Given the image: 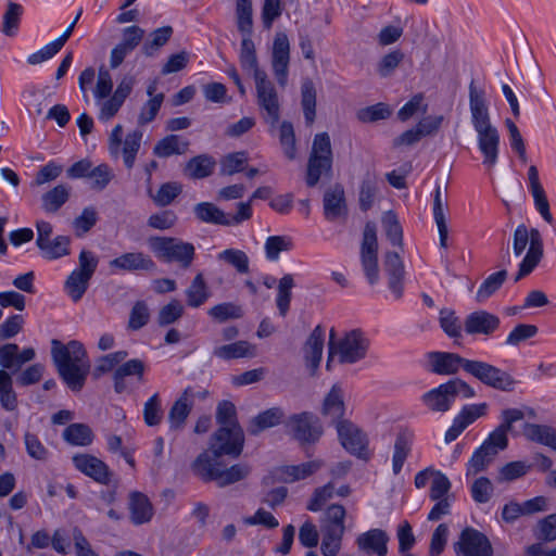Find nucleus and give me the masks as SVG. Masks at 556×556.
I'll use <instances>...</instances> for the list:
<instances>
[{
    "instance_id": "nucleus-1",
    "label": "nucleus",
    "mask_w": 556,
    "mask_h": 556,
    "mask_svg": "<svg viewBox=\"0 0 556 556\" xmlns=\"http://www.w3.org/2000/svg\"><path fill=\"white\" fill-rule=\"evenodd\" d=\"M469 109L471 123L477 132L478 148L483 156L482 164L491 169L498 160L501 137L491 123L485 90L478 87L475 79L469 84Z\"/></svg>"
},
{
    "instance_id": "nucleus-2",
    "label": "nucleus",
    "mask_w": 556,
    "mask_h": 556,
    "mask_svg": "<svg viewBox=\"0 0 556 556\" xmlns=\"http://www.w3.org/2000/svg\"><path fill=\"white\" fill-rule=\"evenodd\" d=\"M51 357L58 374L72 391H80L90 371V363L84 344L72 340L67 344L58 339L51 341Z\"/></svg>"
},
{
    "instance_id": "nucleus-3",
    "label": "nucleus",
    "mask_w": 556,
    "mask_h": 556,
    "mask_svg": "<svg viewBox=\"0 0 556 556\" xmlns=\"http://www.w3.org/2000/svg\"><path fill=\"white\" fill-rule=\"evenodd\" d=\"M216 421L219 428L211 439L210 450L227 453V456L238 458L243 451L244 433L238 422L237 409L232 402L222 401L218 403Z\"/></svg>"
},
{
    "instance_id": "nucleus-4",
    "label": "nucleus",
    "mask_w": 556,
    "mask_h": 556,
    "mask_svg": "<svg viewBox=\"0 0 556 556\" xmlns=\"http://www.w3.org/2000/svg\"><path fill=\"white\" fill-rule=\"evenodd\" d=\"M227 453L216 451H204L198 455L191 465L192 471L204 482L215 481L219 488L233 484L245 479L251 467L248 464H235L226 468L220 457Z\"/></svg>"
},
{
    "instance_id": "nucleus-5",
    "label": "nucleus",
    "mask_w": 556,
    "mask_h": 556,
    "mask_svg": "<svg viewBox=\"0 0 556 556\" xmlns=\"http://www.w3.org/2000/svg\"><path fill=\"white\" fill-rule=\"evenodd\" d=\"M529 244V249L522 258L515 281L528 276L538 266L543 256V242L538 229L531 230L525 224H520L514 231L513 251L519 257Z\"/></svg>"
},
{
    "instance_id": "nucleus-6",
    "label": "nucleus",
    "mask_w": 556,
    "mask_h": 556,
    "mask_svg": "<svg viewBox=\"0 0 556 556\" xmlns=\"http://www.w3.org/2000/svg\"><path fill=\"white\" fill-rule=\"evenodd\" d=\"M464 399L476 396L471 386L462 379H451L421 395L422 404L433 413H445L451 409L457 396Z\"/></svg>"
},
{
    "instance_id": "nucleus-7",
    "label": "nucleus",
    "mask_w": 556,
    "mask_h": 556,
    "mask_svg": "<svg viewBox=\"0 0 556 556\" xmlns=\"http://www.w3.org/2000/svg\"><path fill=\"white\" fill-rule=\"evenodd\" d=\"M334 337L336 331L332 328L329 338L327 369L330 368V362L334 354L339 356V362L342 364H354L365 358L369 348V340L362 330L353 329L346 332L338 342H334Z\"/></svg>"
},
{
    "instance_id": "nucleus-8",
    "label": "nucleus",
    "mask_w": 556,
    "mask_h": 556,
    "mask_svg": "<svg viewBox=\"0 0 556 556\" xmlns=\"http://www.w3.org/2000/svg\"><path fill=\"white\" fill-rule=\"evenodd\" d=\"M148 247L159 260L177 263L184 269L191 266L195 256L192 243L174 237L151 236L148 238Z\"/></svg>"
},
{
    "instance_id": "nucleus-9",
    "label": "nucleus",
    "mask_w": 556,
    "mask_h": 556,
    "mask_svg": "<svg viewBox=\"0 0 556 556\" xmlns=\"http://www.w3.org/2000/svg\"><path fill=\"white\" fill-rule=\"evenodd\" d=\"M332 149L327 132L316 134L307 161L305 181L308 187H315L323 175L331 176Z\"/></svg>"
},
{
    "instance_id": "nucleus-10",
    "label": "nucleus",
    "mask_w": 556,
    "mask_h": 556,
    "mask_svg": "<svg viewBox=\"0 0 556 556\" xmlns=\"http://www.w3.org/2000/svg\"><path fill=\"white\" fill-rule=\"evenodd\" d=\"M286 432L301 446L316 444L324 434L319 418L311 412L293 414L285 421Z\"/></svg>"
},
{
    "instance_id": "nucleus-11",
    "label": "nucleus",
    "mask_w": 556,
    "mask_h": 556,
    "mask_svg": "<svg viewBox=\"0 0 556 556\" xmlns=\"http://www.w3.org/2000/svg\"><path fill=\"white\" fill-rule=\"evenodd\" d=\"M256 100L261 115L270 131L277 128L280 119V101L274 84L267 79L266 73H257L255 80Z\"/></svg>"
},
{
    "instance_id": "nucleus-12",
    "label": "nucleus",
    "mask_w": 556,
    "mask_h": 556,
    "mask_svg": "<svg viewBox=\"0 0 556 556\" xmlns=\"http://www.w3.org/2000/svg\"><path fill=\"white\" fill-rule=\"evenodd\" d=\"M466 372L481 383L503 392H511L517 383L507 371L482 361L469 359Z\"/></svg>"
},
{
    "instance_id": "nucleus-13",
    "label": "nucleus",
    "mask_w": 556,
    "mask_h": 556,
    "mask_svg": "<svg viewBox=\"0 0 556 556\" xmlns=\"http://www.w3.org/2000/svg\"><path fill=\"white\" fill-rule=\"evenodd\" d=\"M361 262L368 282L371 286L376 285L379 280L378 240L376 225L371 222H368L364 227Z\"/></svg>"
},
{
    "instance_id": "nucleus-14",
    "label": "nucleus",
    "mask_w": 556,
    "mask_h": 556,
    "mask_svg": "<svg viewBox=\"0 0 556 556\" xmlns=\"http://www.w3.org/2000/svg\"><path fill=\"white\" fill-rule=\"evenodd\" d=\"M457 556H493L490 540L482 532L467 527L454 544Z\"/></svg>"
},
{
    "instance_id": "nucleus-15",
    "label": "nucleus",
    "mask_w": 556,
    "mask_h": 556,
    "mask_svg": "<svg viewBox=\"0 0 556 556\" xmlns=\"http://www.w3.org/2000/svg\"><path fill=\"white\" fill-rule=\"evenodd\" d=\"M336 428L340 443L349 453L362 459L369 458L367 435L357 426L342 420Z\"/></svg>"
},
{
    "instance_id": "nucleus-16",
    "label": "nucleus",
    "mask_w": 556,
    "mask_h": 556,
    "mask_svg": "<svg viewBox=\"0 0 556 556\" xmlns=\"http://www.w3.org/2000/svg\"><path fill=\"white\" fill-rule=\"evenodd\" d=\"M206 395L207 391L205 390L195 392L192 387H187L169 408L167 416L169 429L172 431L181 430L192 410L194 397L204 399Z\"/></svg>"
},
{
    "instance_id": "nucleus-17",
    "label": "nucleus",
    "mask_w": 556,
    "mask_h": 556,
    "mask_svg": "<svg viewBox=\"0 0 556 556\" xmlns=\"http://www.w3.org/2000/svg\"><path fill=\"white\" fill-rule=\"evenodd\" d=\"M74 467L96 482L108 485L112 481L113 472L100 458L90 454H76L72 458Z\"/></svg>"
},
{
    "instance_id": "nucleus-18",
    "label": "nucleus",
    "mask_w": 556,
    "mask_h": 556,
    "mask_svg": "<svg viewBox=\"0 0 556 556\" xmlns=\"http://www.w3.org/2000/svg\"><path fill=\"white\" fill-rule=\"evenodd\" d=\"M146 364L142 359L124 361L113 372L114 391L117 394L129 391L130 380L137 383L144 381Z\"/></svg>"
},
{
    "instance_id": "nucleus-19",
    "label": "nucleus",
    "mask_w": 556,
    "mask_h": 556,
    "mask_svg": "<svg viewBox=\"0 0 556 556\" xmlns=\"http://www.w3.org/2000/svg\"><path fill=\"white\" fill-rule=\"evenodd\" d=\"M429 370L440 376L456 375L462 368L466 372L469 359L452 352H430L427 355Z\"/></svg>"
},
{
    "instance_id": "nucleus-20",
    "label": "nucleus",
    "mask_w": 556,
    "mask_h": 556,
    "mask_svg": "<svg viewBox=\"0 0 556 556\" xmlns=\"http://www.w3.org/2000/svg\"><path fill=\"white\" fill-rule=\"evenodd\" d=\"M290 60V42L285 33H277L273 43L271 66L279 86L285 87L288 81V66Z\"/></svg>"
},
{
    "instance_id": "nucleus-21",
    "label": "nucleus",
    "mask_w": 556,
    "mask_h": 556,
    "mask_svg": "<svg viewBox=\"0 0 556 556\" xmlns=\"http://www.w3.org/2000/svg\"><path fill=\"white\" fill-rule=\"evenodd\" d=\"M501 325L498 316L488 311H476L466 316L464 330L469 336H492Z\"/></svg>"
},
{
    "instance_id": "nucleus-22",
    "label": "nucleus",
    "mask_w": 556,
    "mask_h": 556,
    "mask_svg": "<svg viewBox=\"0 0 556 556\" xmlns=\"http://www.w3.org/2000/svg\"><path fill=\"white\" fill-rule=\"evenodd\" d=\"M109 266L113 270L121 271H153L155 262L142 252H127L110 261Z\"/></svg>"
},
{
    "instance_id": "nucleus-23",
    "label": "nucleus",
    "mask_w": 556,
    "mask_h": 556,
    "mask_svg": "<svg viewBox=\"0 0 556 556\" xmlns=\"http://www.w3.org/2000/svg\"><path fill=\"white\" fill-rule=\"evenodd\" d=\"M389 535L382 529H370L356 538L358 549L367 555L386 556L388 554Z\"/></svg>"
},
{
    "instance_id": "nucleus-24",
    "label": "nucleus",
    "mask_w": 556,
    "mask_h": 556,
    "mask_svg": "<svg viewBox=\"0 0 556 556\" xmlns=\"http://www.w3.org/2000/svg\"><path fill=\"white\" fill-rule=\"evenodd\" d=\"M384 270L388 275V287L396 300L403 295L404 264L399 253L387 252L384 256Z\"/></svg>"
},
{
    "instance_id": "nucleus-25",
    "label": "nucleus",
    "mask_w": 556,
    "mask_h": 556,
    "mask_svg": "<svg viewBox=\"0 0 556 556\" xmlns=\"http://www.w3.org/2000/svg\"><path fill=\"white\" fill-rule=\"evenodd\" d=\"M325 342V329L318 325L316 326L304 344V357L306 366L311 369L312 374L319 367Z\"/></svg>"
},
{
    "instance_id": "nucleus-26",
    "label": "nucleus",
    "mask_w": 556,
    "mask_h": 556,
    "mask_svg": "<svg viewBox=\"0 0 556 556\" xmlns=\"http://www.w3.org/2000/svg\"><path fill=\"white\" fill-rule=\"evenodd\" d=\"M414 439V432L408 429H401L397 432L392 456V471L394 475L402 471L404 463L412 452Z\"/></svg>"
},
{
    "instance_id": "nucleus-27",
    "label": "nucleus",
    "mask_w": 556,
    "mask_h": 556,
    "mask_svg": "<svg viewBox=\"0 0 556 556\" xmlns=\"http://www.w3.org/2000/svg\"><path fill=\"white\" fill-rule=\"evenodd\" d=\"M346 213L344 189L336 185L324 194V214L326 219L332 222Z\"/></svg>"
},
{
    "instance_id": "nucleus-28",
    "label": "nucleus",
    "mask_w": 556,
    "mask_h": 556,
    "mask_svg": "<svg viewBox=\"0 0 556 556\" xmlns=\"http://www.w3.org/2000/svg\"><path fill=\"white\" fill-rule=\"evenodd\" d=\"M212 354L223 361L254 357L256 356V346L245 340H239L214 348Z\"/></svg>"
},
{
    "instance_id": "nucleus-29",
    "label": "nucleus",
    "mask_w": 556,
    "mask_h": 556,
    "mask_svg": "<svg viewBox=\"0 0 556 556\" xmlns=\"http://www.w3.org/2000/svg\"><path fill=\"white\" fill-rule=\"evenodd\" d=\"M344 412L343 391L339 384H333L324 400L321 414L329 417L337 426L339 421L343 420Z\"/></svg>"
},
{
    "instance_id": "nucleus-30",
    "label": "nucleus",
    "mask_w": 556,
    "mask_h": 556,
    "mask_svg": "<svg viewBox=\"0 0 556 556\" xmlns=\"http://www.w3.org/2000/svg\"><path fill=\"white\" fill-rule=\"evenodd\" d=\"M324 466L321 459L309 460L300 465L282 466L278 469L280 478L288 483L306 479Z\"/></svg>"
},
{
    "instance_id": "nucleus-31",
    "label": "nucleus",
    "mask_w": 556,
    "mask_h": 556,
    "mask_svg": "<svg viewBox=\"0 0 556 556\" xmlns=\"http://www.w3.org/2000/svg\"><path fill=\"white\" fill-rule=\"evenodd\" d=\"M130 519L135 525H142L151 520L153 507L147 495L141 492H132L129 495Z\"/></svg>"
},
{
    "instance_id": "nucleus-32",
    "label": "nucleus",
    "mask_w": 556,
    "mask_h": 556,
    "mask_svg": "<svg viewBox=\"0 0 556 556\" xmlns=\"http://www.w3.org/2000/svg\"><path fill=\"white\" fill-rule=\"evenodd\" d=\"M216 162L213 156L200 154L187 162L184 174L190 179H203L213 174Z\"/></svg>"
},
{
    "instance_id": "nucleus-33",
    "label": "nucleus",
    "mask_w": 556,
    "mask_h": 556,
    "mask_svg": "<svg viewBox=\"0 0 556 556\" xmlns=\"http://www.w3.org/2000/svg\"><path fill=\"white\" fill-rule=\"evenodd\" d=\"M283 418L285 413L280 407L268 408L251 420L248 431L252 435H257L262 431L279 425Z\"/></svg>"
},
{
    "instance_id": "nucleus-34",
    "label": "nucleus",
    "mask_w": 556,
    "mask_h": 556,
    "mask_svg": "<svg viewBox=\"0 0 556 556\" xmlns=\"http://www.w3.org/2000/svg\"><path fill=\"white\" fill-rule=\"evenodd\" d=\"M185 294L187 305L192 308L202 306L210 299L211 292L202 273L194 276Z\"/></svg>"
},
{
    "instance_id": "nucleus-35",
    "label": "nucleus",
    "mask_w": 556,
    "mask_h": 556,
    "mask_svg": "<svg viewBox=\"0 0 556 556\" xmlns=\"http://www.w3.org/2000/svg\"><path fill=\"white\" fill-rule=\"evenodd\" d=\"M523 435L532 442L540 443L556 451V430L547 425L525 424Z\"/></svg>"
},
{
    "instance_id": "nucleus-36",
    "label": "nucleus",
    "mask_w": 556,
    "mask_h": 556,
    "mask_svg": "<svg viewBox=\"0 0 556 556\" xmlns=\"http://www.w3.org/2000/svg\"><path fill=\"white\" fill-rule=\"evenodd\" d=\"M190 142L181 139L177 135H168L157 141L153 148V153L159 157H169L172 155H181L187 153Z\"/></svg>"
},
{
    "instance_id": "nucleus-37",
    "label": "nucleus",
    "mask_w": 556,
    "mask_h": 556,
    "mask_svg": "<svg viewBox=\"0 0 556 556\" xmlns=\"http://www.w3.org/2000/svg\"><path fill=\"white\" fill-rule=\"evenodd\" d=\"M71 188L60 184L41 197V206L46 213H56L70 199Z\"/></svg>"
},
{
    "instance_id": "nucleus-38",
    "label": "nucleus",
    "mask_w": 556,
    "mask_h": 556,
    "mask_svg": "<svg viewBox=\"0 0 556 556\" xmlns=\"http://www.w3.org/2000/svg\"><path fill=\"white\" fill-rule=\"evenodd\" d=\"M197 218L203 223L230 226V216L211 202H201L194 206Z\"/></svg>"
},
{
    "instance_id": "nucleus-39",
    "label": "nucleus",
    "mask_w": 556,
    "mask_h": 556,
    "mask_svg": "<svg viewBox=\"0 0 556 556\" xmlns=\"http://www.w3.org/2000/svg\"><path fill=\"white\" fill-rule=\"evenodd\" d=\"M378 191V176L375 172L367 170L364 175L358 193L359 208L367 212L372 207Z\"/></svg>"
},
{
    "instance_id": "nucleus-40",
    "label": "nucleus",
    "mask_w": 556,
    "mask_h": 556,
    "mask_svg": "<svg viewBox=\"0 0 556 556\" xmlns=\"http://www.w3.org/2000/svg\"><path fill=\"white\" fill-rule=\"evenodd\" d=\"M301 105L305 123L311 126L316 117V89L309 78H305L301 85Z\"/></svg>"
},
{
    "instance_id": "nucleus-41",
    "label": "nucleus",
    "mask_w": 556,
    "mask_h": 556,
    "mask_svg": "<svg viewBox=\"0 0 556 556\" xmlns=\"http://www.w3.org/2000/svg\"><path fill=\"white\" fill-rule=\"evenodd\" d=\"M0 404L7 412L17 409V394L13 388V379L9 371L0 369Z\"/></svg>"
},
{
    "instance_id": "nucleus-42",
    "label": "nucleus",
    "mask_w": 556,
    "mask_h": 556,
    "mask_svg": "<svg viewBox=\"0 0 556 556\" xmlns=\"http://www.w3.org/2000/svg\"><path fill=\"white\" fill-rule=\"evenodd\" d=\"M207 315L212 320L224 324L228 320L242 318L244 311L241 305L235 302H223L208 308Z\"/></svg>"
},
{
    "instance_id": "nucleus-43",
    "label": "nucleus",
    "mask_w": 556,
    "mask_h": 556,
    "mask_svg": "<svg viewBox=\"0 0 556 556\" xmlns=\"http://www.w3.org/2000/svg\"><path fill=\"white\" fill-rule=\"evenodd\" d=\"M444 205L445 203L442 200L441 187L438 186L435 188L433 199V218L439 231L440 245L445 249L447 248L448 229L446 224Z\"/></svg>"
},
{
    "instance_id": "nucleus-44",
    "label": "nucleus",
    "mask_w": 556,
    "mask_h": 556,
    "mask_svg": "<svg viewBox=\"0 0 556 556\" xmlns=\"http://www.w3.org/2000/svg\"><path fill=\"white\" fill-rule=\"evenodd\" d=\"M293 287H294V280H293V276L291 274H286L278 282L276 305H277L279 315L282 317H285L290 309Z\"/></svg>"
},
{
    "instance_id": "nucleus-45",
    "label": "nucleus",
    "mask_w": 556,
    "mask_h": 556,
    "mask_svg": "<svg viewBox=\"0 0 556 556\" xmlns=\"http://www.w3.org/2000/svg\"><path fill=\"white\" fill-rule=\"evenodd\" d=\"M63 439L76 446L91 444L93 434L89 426L85 424H72L63 431Z\"/></svg>"
},
{
    "instance_id": "nucleus-46",
    "label": "nucleus",
    "mask_w": 556,
    "mask_h": 556,
    "mask_svg": "<svg viewBox=\"0 0 556 556\" xmlns=\"http://www.w3.org/2000/svg\"><path fill=\"white\" fill-rule=\"evenodd\" d=\"M90 279L83 273L75 270L70 274L65 280L64 289L74 302H78L84 296L89 287Z\"/></svg>"
},
{
    "instance_id": "nucleus-47",
    "label": "nucleus",
    "mask_w": 556,
    "mask_h": 556,
    "mask_svg": "<svg viewBox=\"0 0 556 556\" xmlns=\"http://www.w3.org/2000/svg\"><path fill=\"white\" fill-rule=\"evenodd\" d=\"M495 456L494 452H490L486 446L480 445L467 463L466 476H476L485 470Z\"/></svg>"
},
{
    "instance_id": "nucleus-48",
    "label": "nucleus",
    "mask_w": 556,
    "mask_h": 556,
    "mask_svg": "<svg viewBox=\"0 0 556 556\" xmlns=\"http://www.w3.org/2000/svg\"><path fill=\"white\" fill-rule=\"evenodd\" d=\"M127 356L128 352L122 350L99 357L93 369L94 378H100L104 374L115 370Z\"/></svg>"
},
{
    "instance_id": "nucleus-49",
    "label": "nucleus",
    "mask_w": 556,
    "mask_h": 556,
    "mask_svg": "<svg viewBox=\"0 0 556 556\" xmlns=\"http://www.w3.org/2000/svg\"><path fill=\"white\" fill-rule=\"evenodd\" d=\"M164 417L162 400L156 392L151 395L143 405V420L148 427L159 426Z\"/></svg>"
},
{
    "instance_id": "nucleus-50",
    "label": "nucleus",
    "mask_w": 556,
    "mask_h": 556,
    "mask_svg": "<svg viewBox=\"0 0 556 556\" xmlns=\"http://www.w3.org/2000/svg\"><path fill=\"white\" fill-rule=\"evenodd\" d=\"M279 142L285 156L293 161L296 157V139L292 123L283 121L279 126Z\"/></svg>"
},
{
    "instance_id": "nucleus-51",
    "label": "nucleus",
    "mask_w": 556,
    "mask_h": 556,
    "mask_svg": "<svg viewBox=\"0 0 556 556\" xmlns=\"http://www.w3.org/2000/svg\"><path fill=\"white\" fill-rule=\"evenodd\" d=\"M173 35L172 26H163L153 30L142 46V52L152 56L161 47L166 45Z\"/></svg>"
},
{
    "instance_id": "nucleus-52",
    "label": "nucleus",
    "mask_w": 556,
    "mask_h": 556,
    "mask_svg": "<svg viewBox=\"0 0 556 556\" xmlns=\"http://www.w3.org/2000/svg\"><path fill=\"white\" fill-rule=\"evenodd\" d=\"M23 7L16 2L9 1L3 14L2 33L7 36H14L20 26Z\"/></svg>"
},
{
    "instance_id": "nucleus-53",
    "label": "nucleus",
    "mask_w": 556,
    "mask_h": 556,
    "mask_svg": "<svg viewBox=\"0 0 556 556\" xmlns=\"http://www.w3.org/2000/svg\"><path fill=\"white\" fill-rule=\"evenodd\" d=\"M237 27L242 35H252V1L236 0Z\"/></svg>"
},
{
    "instance_id": "nucleus-54",
    "label": "nucleus",
    "mask_w": 556,
    "mask_h": 556,
    "mask_svg": "<svg viewBox=\"0 0 556 556\" xmlns=\"http://www.w3.org/2000/svg\"><path fill=\"white\" fill-rule=\"evenodd\" d=\"M507 278V270L502 269L500 271L491 274L481 283L477 291V300L482 302L493 295L504 283Z\"/></svg>"
},
{
    "instance_id": "nucleus-55",
    "label": "nucleus",
    "mask_w": 556,
    "mask_h": 556,
    "mask_svg": "<svg viewBox=\"0 0 556 556\" xmlns=\"http://www.w3.org/2000/svg\"><path fill=\"white\" fill-rule=\"evenodd\" d=\"M71 239L67 236H56L53 240L40 247L43 256L48 260H56L70 254Z\"/></svg>"
},
{
    "instance_id": "nucleus-56",
    "label": "nucleus",
    "mask_w": 556,
    "mask_h": 556,
    "mask_svg": "<svg viewBox=\"0 0 556 556\" xmlns=\"http://www.w3.org/2000/svg\"><path fill=\"white\" fill-rule=\"evenodd\" d=\"M142 139V131L135 130L132 132L127 134L124 144H123V159L125 166L130 169L132 168L136 155L140 149Z\"/></svg>"
},
{
    "instance_id": "nucleus-57",
    "label": "nucleus",
    "mask_w": 556,
    "mask_h": 556,
    "mask_svg": "<svg viewBox=\"0 0 556 556\" xmlns=\"http://www.w3.org/2000/svg\"><path fill=\"white\" fill-rule=\"evenodd\" d=\"M382 227L390 242L393 245L401 247L403 243V230L395 213L392 211L384 213L382 217Z\"/></svg>"
},
{
    "instance_id": "nucleus-58",
    "label": "nucleus",
    "mask_w": 556,
    "mask_h": 556,
    "mask_svg": "<svg viewBox=\"0 0 556 556\" xmlns=\"http://www.w3.org/2000/svg\"><path fill=\"white\" fill-rule=\"evenodd\" d=\"M24 443L27 455L36 460L46 462L50 456L49 450L42 444L38 435L29 431L24 434Z\"/></svg>"
},
{
    "instance_id": "nucleus-59",
    "label": "nucleus",
    "mask_w": 556,
    "mask_h": 556,
    "mask_svg": "<svg viewBox=\"0 0 556 556\" xmlns=\"http://www.w3.org/2000/svg\"><path fill=\"white\" fill-rule=\"evenodd\" d=\"M391 115V110L388 104L379 102L374 105L363 108L357 111V118L362 123H374L381 119H387Z\"/></svg>"
},
{
    "instance_id": "nucleus-60",
    "label": "nucleus",
    "mask_w": 556,
    "mask_h": 556,
    "mask_svg": "<svg viewBox=\"0 0 556 556\" xmlns=\"http://www.w3.org/2000/svg\"><path fill=\"white\" fill-rule=\"evenodd\" d=\"M488 404H468L454 417L466 429L469 425L475 422L478 418L486 414Z\"/></svg>"
},
{
    "instance_id": "nucleus-61",
    "label": "nucleus",
    "mask_w": 556,
    "mask_h": 556,
    "mask_svg": "<svg viewBox=\"0 0 556 556\" xmlns=\"http://www.w3.org/2000/svg\"><path fill=\"white\" fill-rule=\"evenodd\" d=\"M218 258L233 266L240 274L249 271V257L241 250L227 249L219 253Z\"/></svg>"
},
{
    "instance_id": "nucleus-62",
    "label": "nucleus",
    "mask_w": 556,
    "mask_h": 556,
    "mask_svg": "<svg viewBox=\"0 0 556 556\" xmlns=\"http://www.w3.org/2000/svg\"><path fill=\"white\" fill-rule=\"evenodd\" d=\"M530 466L521 460L510 462L504 465L497 476L498 482L514 481L523 477L529 471Z\"/></svg>"
},
{
    "instance_id": "nucleus-63",
    "label": "nucleus",
    "mask_w": 556,
    "mask_h": 556,
    "mask_svg": "<svg viewBox=\"0 0 556 556\" xmlns=\"http://www.w3.org/2000/svg\"><path fill=\"white\" fill-rule=\"evenodd\" d=\"M184 314L182 304L174 299L164 305L157 315V323L160 326H168L177 321Z\"/></svg>"
},
{
    "instance_id": "nucleus-64",
    "label": "nucleus",
    "mask_w": 556,
    "mask_h": 556,
    "mask_svg": "<svg viewBox=\"0 0 556 556\" xmlns=\"http://www.w3.org/2000/svg\"><path fill=\"white\" fill-rule=\"evenodd\" d=\"M98 220V215L92 206L85 207L79 216L73 222V227L77 237L87 233Z\"/></svg>"
}]
</instances>
